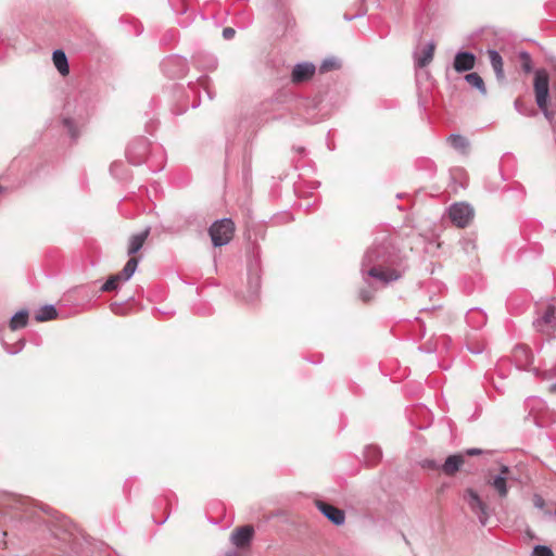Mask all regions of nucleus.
<instances>
[{"label":"nucleus","instance_id":"1","mask_svg":"<svg viewBox=\"0 0 556 556\" xmlns=\"http://www.w3.org/2000/svg\"><path fill=\"white\" fill-rule=\"evenodd\" d=\"M408 254L392 236L377 235L365 250L361 261L363 281L368 286L358 292L359 299L368 303L375 298L377 287L387 288L401 280L409 269Z\"/></svg>","mask_w":556,"mask_h":556},{"label":"nucleus","instance_id":"2","mask_svg":"<svg viewBox=\"0 0 556 556\" xmlns=\"http://www.w3.org/2000/svg\"><path fill=\"white\" fill-rule=\"evenodd\" d=\"M235 231V224L231 218L215 220L208 228V233L214 247H223L230 242Z\"/></svg>","mask_w":556,"mask_h":556},{"label":"nucleus","instance_id":"3","mask_svg":"<svg viewBox=\"0 0 556 556\" xmlns=\"http://www.w3.org/2000/svg\"><path fill=\"white\" fill-rule=\"evenodd\" d=\"M535 101L539 109L543 112L547 119L552 118V114L547 109V100L549 93V79L544 70H538L534 76Z\"/></svg>","mask_w":556,"mask_h":556},{"label":"nucleus","instance_id":"4","mask_svg":"<svg viewBox=\"0 0 556 556\" xmlns=\"http://www.w3.org/2000/svg\"><path fill=\"white\" fill-rule=\"evenodd\" d=\"M534 328L556 339V300L551 302L543 314L533 321Z\"/></svg>","mask_w":556,"mask_h":556},{"label":"nucleus","instance_id":"5","mask_svg":"<svg viewBox=\"0 0 556 556\" xmlns=\"http://www.w3.org/2000/svg\"><path fill=\"white\" fill-rule=\"evenodd\" d=\"M162 72L169 78H181L189 70L187 60L179 54H172L163 59Z\"/></svg>","mask_w":556,"mask_h":556},{"label":"nucleus","instance_id":"6","mask_svg":"<svg viewBox=\"0 0 556 556\" xmlns=\"http://www.w3.org/2000/svg\"><path fill=\"white\" fill-rule=\"evenodd\" d=\"M150 151V142L144 137L134 139L126 149V157L132 165L146 162Z\"/></svg>","mask_w":556,"mask_h":556},{"label":"nucleus","instance_id":"7","mask_svg":"<svg viewBox=\"0 0 556 556\" xmlns=\"http://www.w3.org/2000/svg\"><path fill=\"white\" fill-rule=\"evenodd\" d=\"M464 501L467 503L473 514L477 515L481 526H485L489 520L486 504L473 489L469 488L464 493Z\"/></svg>","mask_w":556,"mask_h":556},{"label":"nucleus","instance_id":"8","mask_svg":"<svg viewBox=\"0 0 556 556\" xmlns=\"http://www.w3.org/2000/svg\"><path fill=\"white\" fill-rule=\"evenodd\" d=\"M448 216L454 225L465 228L473 218V208L464 202L454 203L448 208Z\"/></svg>","mask_w":556,"mask_h":556},{"label":"nucleus","instance_id":"9","mask_svg":"<svg viewBox=\"0 0 556 556\" xmlns=\"http://www.w3.org/2000/svg\"><path fill=\"white\" fill-rule=\"evenodd\" d=\"M435 46L437 43L433 40L417 43L413 52L416 68H424L432 62Z\"/></svg>","mask_w":556,"mask_h":556},{"label":"nucleus","instance_id":"10","mask_svg":"<svg viewBox=\"0 0 556 556\" xmlns=\"http://www.w3.org/2000/svg\"><path fill=\"white\" fill-rule=\"evenodd\" d=\"M261 289V268L258 262L249 264L248 267V295L245 300L250 303L254 302Z\"/></svg>","mask_w":556,"mask_h":556},{"label":"nucleus","instance_id":"11","mask_svg":"<svg viewBox=\"0 0 556 556\" xmlns=\"http://www.w3.org/2000/svg\"><path fill=\"white\" fill-rule=\"evenodd\" d=\"M316 507L333 525L342 526L344 523L345 513L343 509H340L324 501H316Z\"/></svg>","mask_w":556,"mask_h":556},{"label":"nucleus","instance_id":"12","mask_svg":"<svg viewBox=\"0 0 556 556\" xmlns=\"http://www.w3.org/2000/svg\"><path fill=\"white\" fill-rule=\"evenodd\" d=\"M316 72V66L312 62H301L294 65L291 73V81L302 84L312 79Z\"/></svg>","mask_w":556,"mask_h":556},{"label":"nucleus","instance_id":"13","mask_svg":"<svg viewBox=\"0 0 556 556\" xmlns=\"http://www.w3.org/2000/svg\"><path fill=\"white\" fill-rule=\"evenodd\" d=\"M476 55L470 51H458L455 54L453 66L457 73L472 70L476 65Z\"/></svg>","mask_w":556,"mask_h":556},{"label":"nucleus","instance_id":"14","mask_svg":"<svg viewBox=\"0 0 556 556\" xmlns=\"http://www.w3.org/2000/svg\"><path fill=\"white\" fill-rule=\"evenodd\" d=\"M513 359L520 369H527L533 362L531 350L525 344H518L513 350Z\"/></svg>","mask_w":556,"mask_h":556},{"label":"nucleus","instance_id":"15","mask_svg":"<svg viewBox=\"0 0 556 556\" xmlns=\"http://www.w3.org/2000/svg\"><path fill=\"white\" fill-rule=\"evenodd\" d=\"M254 529L252 526L237 528L231 533V542L236 547L243 548L250 544L253 539Z\"/></svg>","mask_w":556,"mask_h":556},{"label":"nucleus","instance_id":"16","mask_svg":"<svg viewBox=\"0 0 556 556\" xmlns=\"http://www.w3.org/2000/svg\"><path fill=\"white\" fill-rule=\"evenodd\" d=\"M193 63L202 71H214L217 67V59L204 51H199L193 55Z\"/></svg>","mask_w":556,"mask_h":556},{"label":"nucleus","instance_id":"17","mask_svg":"<svg viewBox=\"0 0 556 556\" xmlns=\"http://www.w3.org/2000/svg\"><path fill=\"white\" fill-rule=\"evenodd\" d=\"M486 320V314L479 307H472L467 312L466 321L473 329L482 328Z\"/></svg>","mask_w":556,"mask_h":556},{"label":"nucleus","instance_id":"18","mask_svg":"<svg viewBox=\"0 0 556 556\" xmlns=\"http://www.w3.org/2000/svg\"><path fill=\"white\" fill-rule=\"evenodd\" d=\"M150 233V228H146L143 231L139 232V233H136V235H132L130 238H129V245H128V251H127V254L128 255H135L136 253H138L144 241L147 240L148 236Z\"/></svg>","mask_w":556,"mask_h":556},{"label":"nucleus","instance_id":"19","mask_svg":"<svg viewBox=\"0 0 556 556\" xmlns=\"http://www.w3.org/2000/svg\"><path fill=\"white\" fill-rule=\"evenodd\" d=\"M63 126L67 129V132L72 140H77L79 137V126L83 125V116L79 114L78 118L72 116H64L62 119Z\"/></svg>","mask_w":556,"mask_h":556},{"label":"nucleus","instance_id":"20","mask_svg":"<svg viewBox=\"0 0 556 556\" xmlns=\"http://www.w3.org/2000/svg\"><path fill=\"white\" fill-rule=\"evenodd\" d=\"M488 53L496 79L503 80L505 78L503 58L496 50H489Z\"/></svg>","mask_w":556,"mask_h":556},{"label":"nucleus","instance_id":"21","mask_svg":"<svg viewBox=\"0 0 556 556\" xmlns=\"http://www.w3.org/2000/svg\"><path fill=\"white\" fill-rule=\"evenodd\" d=\"M52 61L55 68L62 76H66L70 73L68 60L65 52L61 49H56L52 53Z\"/></svg>","mask_w":556,"mask_h":556},{"label":"nucleus","instance_id":"22","mask_svg":"<svg viewBox=\"0 0 556 556\" xmlns=\"http://www.w3.org/2000/svg\"><path fill=\"white\" fill-rule=\"evenodd\" d=\"M463 463H464V458L462 455H458V454L450 455L445 459V462L441 465V469L445 475L452 476L456 471L459 470Z\"/></svg>","mask_w":556,"mask_h":556},{"label":"nucleus","instance_id":"23","mask_svg":"<svg viewBox=\"0 0 556 556\" xmlns=\"http://www.w3.org/2000/svg\"><path fill=\"white\" fill-rule=\"evenodd\" d=\"M490 485L496 491L500 497H506L508 494L507 476H494Z\"/></svg>","mask_w":556,"mask_h":556},{"label":"nucleus","instance_id":"24","mask_svg":"<svg viewBox=\"0 0 556 556\" xmlns=\"http://www.w3.org/2000/svg\"><path fill=\"white\" fill-rule=\"evenodd\" d=\"M28 311L21 309L15 313L10 319V328L11 330H18L27 326L28 324Z\"/></svg>","mask_w":556,"mask_h":556},{"label":"nucleus","instance_id":"25","mask_svg":"<svg viewBox=\"0 0 556 556\" xmlns=\"http://www.w3.org/2000/svg\"><path fill=\"white\" fill-rule=\"evenodd\" d=\"M197 86H200L201 88L204 89V91L206 92V96L210 100H213L215 98V91L213 90L212 88V83H211V79L208 76H201L199 79H198V84L194 85V84H189V88L190 90L192 91V93H195L197 92Z\"/></svg>","mask_w":556,"mask_h":556},{"label":"nucleus","instance_id":"26","mask_svg":"<svg viewBox=\"0 0 556 556\" xmlns=\"http://www.w3.org/2000/svg\"><path fill=\"white\" fill-rule=\"evenodd\" d=\"M465 80L475 89H477L482 96H486V87L482 77L478 73H468L465 75Z\"/></svg>","mask_w":556,"mask_h":556},{"label":"nucleus","instance_id":"27","mask_svg":"<svg viewBox=\"0 0 556 556\" xmlns=\"http://www.w3.org/2000/svg\"><path fill=\"white\" fill-rule=\"evenodd\" d=\"M58 316V311L54 305L49 304L42 306L35 315L37 321L52 320Z\"/></svg>","mask_w":556,"mask_h":556},{"label":"nucleus","instance_id":"28","mask_svg":"<svg viewBox=\"0 0 556 556\" xmlns=\"http://www.w3.org/2000/svg\"><path fill=\"white\" fill-rule=\"evenodd\" d=\"M139 260L137 257L131 256L127 263L125 264L124 268L122 269L118 275H122L123 281H128L132 275L135 274L137 267H138Z\"/></svg>","mask_w":556,"mask_h":556},{"label":"nucleus","instance_id":"29","mask_svg":"<svg viewBox=\"0 0 556 556\" xmlns=\"http://www.w3.org/2000/svg\"><path fill=\"white\" fill-rule=\"evenodd\" d=\"M447 141L457 151H465L469 147L468 140L459 134H451Z\"/></svg>","mask_w":556,"mask_h":556},{"label":"nucleus","instance_id":"30","mask_svg":"<svg viewBox=\"0 0 556 556\" xmlns=\"http://www.w3.org/2000/svg\"><path fill=\"white\" fill-rule=\"evenodd\" d=\"M341 67V61L334 56L325 59L319 65L320 73H328Z\"/></svg>","mask_w":556,"mask_h":556},{"label":"nucleus","instance_id":"31","mask_svg":"<svg viewBox=\"0 0 556 556\" xmlns=\"http://www.w3.org/2000/svg\"><path fill=\"white\" fill-rule=\"evenodd\" d=\"M122 280V275L115 274L108 278V280L101 286V292H111L118 288Z\"/></svg>","mask_w":556,"mask_h":556},{"label":"nucleus","instance_id":"32","mask_svg":"<svg viewBox=\"0 0 556 556\" xmlns=\"http://www.w3.org/2000/svg\"><path fill=\"white\" fill-rule=\"evenodd\" d=\"M514 106H515V110L521 115L529 116V117L536 115V111L533 106L527 105L519 99L515 100Z\"/></svg>","mask_w":556,"mask_h":556},{"label":"nucleus","instance_id":"33","mask_svg":"<svg viewBox=\"0 0 556 556\" xmlns=\"http://www.w3.org/2000/svg\"><path fill=\"white\" fill-rule=\"evenodd\" d=\"M381 450L378 446H367L365 451V457L368 464L372 465L381 458Z\"/></svg>","mask_w":556,"mask_h":556},{"label":"nucleus","instance_id":"34","mask_svg":"<svg viewBox=\"0 0 556 556\" xmlns=\"http://www.w3.org/2000/svg\"><path fill=\"white\" fill-rule=\"evenodd\" d=\"M168 3L177 15H185L188 12L187 0H168Z\"/></svg>","mask_w":556,"mask_h":556},{"label":"nucleus","instance_id":"35","mask_svg":"<svg viewBox=\"0 0 556 556\" xmlns=\"http://www.w3.org/2000/svg\"><path fill=\"white\" fill-rule=\"evenodd\" d=\"M121 31L132 35H141V33L143 31V27L141 23L137 20H131L126 24V26Z\"/></svg>","mask_w":556,"mask_h":556},{"label":"nucleus","instance_id":"36","mask_svg":"<svg viewBox=\"0 0 556 556\" xmlns=\"http://www.w3.org/2000/svg\"><path fill=\"white\" fill-rule=\"evenodd\" d=\"M530 556H554V552L549 546L535 545Z\"/></svg>","mask_w":556,"mask_h":556},{"label":"nucleus","instance_id":"37","mask_svg":"<svg viewBox=\"0 0 556 556\" xmlns=\"http://www.w3.org/2000/svg\"><path fill=\"white\" fill-rule=\"evenodd\" d=\"M535 377L542 378V379H552L556 376V367L547 370H541L539 368L532 369Z\"/></svg>","mask_w":556,"mask_h":556},{"label":"nucleus","instance_id":"38","mask_svg":"<svg viewBox=\"0 0 556 556\" xmlns=\"http://www.w3.org/2000/svg\"><path fill=\"white\" fill-rule=\"evenodd\" d=\"M519 56L522 62V70L526 73H530L532 71V61L530 54L526 51H521Z\"/></svg>","mask_w":556,"mask_h":556},{"label":"nucleus","instance_id":"39","mask_svg":"<svg viewBox=\"0 0 556 556\" xmlns=\"http://www.w3.org/2000/svg\"><path fill=\"white\" fill-rule=\"evenodd\" d=\"M422 467L424 468H427V469H430V470H437L439 468H441V465H439L435 460L433 459H425L422 462Z\"/></svg>","mask_w":556,"mask_h":556},{"label":"nucleus","instance_id":"40","mask_svg":"<svg viewBox=\"0 0 556 556\" xmlns=\"http://www.w3.org/2000/svg\"><path fill=\"white\" fill-rule=\"evenodd\" d=\"M199 105H200V100H194L190 104V108L197 109ZM188 108H189V105H186L182 109H177V110L175 109V110H173V113L176 114V115H180V114L185 113Z\"/></svg>","mask_w":556,"mask_h":556},{"label":"nucleus","instance_id":"41","mask_svg":"<svg viewBox=\"0 0 556 556\" xmlns=\"http://www.w3.org/2000/svg\"><path fill=\"white\" fill-rule=\"evenodd\" d=\"M533 505L538 509H543L544 506H545V501H544V498L541 495L534 494V496H533Z\"/></svg>","mask_w":556,"mask_h":556},{"label":"nucleus","instance_id":"42","mask_svg":"<svg viewBox=\"0 0 556 556\" xmlns=\"http://www.w3.org/2000/svg\"><path fill=\"white\" fill-rule=\"evenodd\" d=\"M4 345H5V350H7V352H8L9 354H16V353H18L20 351H22V349H23V348H24V345H25V342H24V341H20V342L17 343V345H15V349H10V348L8 346V344H7V343H4Z\"/></svg>","mask_w":556,"mask_h":556},{"label":"nucleus","instance_id":"43","mask_svg":"<svg viewBox=\"0 0 556 556\" xmlns=\"http://www.w3.org/2000/svg\"><path fill=\"white\" fill-rule=\"evenodd\" d=\"M121 166H122V163H117V162L112 163L111 166H110L111 174L116 176V177H119L118 176V168Z\"/></svg>","mask_w":556,"mask_h":556},{"label":"nucleus","instance_id":"44","mask_svg":"<svg viewBox=\"0 0 556 556\" xmlns=\"http://www.w3.org/2000/svg\"><path fill=\"white\" fill-rule=\"evenodd\" d=\"M222 35H236V29L231 26H226L223 28Z\"/></svg>","mask_w":556,"mask_h":556},{"label":"nucleus","instance_id":"45","mask_svg":"<svg viewBox=\"0 0 556 556\" xmlns=\"http://www.w3.org/2000/svg\"><path fill=\"white\" fill-rule=\"evenodd\" d=\"M466 453H467V455H469V456H475V455H480V454H482V453H483V451H482V450H480V448H475V447H473V448H468V450L466 451Z\"/></svg>","mask_w":556,"mask_h":556},{"label":"nucleus","instance_id":"46","mask_svg":"<svg viewBox=\"0 0 556 556\" xmlns=\"http://www.w3.org/2000/svg\"><path fill=\"white\" fill-rule=\"evenodd\" d=\"M509 473H510L509 467L503 465V466H501L500 473L497 476H507L508 477Z\"/></svg>","mask_w":556,"mask_h":556},{"label":"nucleus","instance_id":"47","mask_svg":"<svg viewBox=\"0 0 556 556\" xmlns=\"http://www.w3.org/2000/svg\"><path fill=\"white\" fill-rule=\"evenodd\" d=\"M189 23H190L189 15L178 20V24L181 25L182 27L187 26Z\"/></svg>","mask_w":556,"mask_h":556},{"label":"nucleus","instance_id":"48","mask_svg":"<svg viewBox=\"0 0 556 556\" xmlns=\"http://www.w3.org/2000/svg\"><path fill=\"white\" fill-rule=\"evenodd\" d=\"M71 108H72V104L70 102H67L65 104V111L68 113L71 111Z\"/></svg>","mask_w":556,"mask_h":556},{"label":"nucleus","instance_id":"49","mask_svg":"<svg viewBox=\"0 0 556 556\" xmlns=\"http://www.w3.org/2000/svg\"><path fill=\"white\" fill-rule=\"evenodd\" d=\"M551 392L556 393V383H553L551 387Z\"/></svg>","mask_w":556,"mask_h":556},{"label":"nucleus","instance_id":"50","mask_svg":"<svg viewBox=\"0 0 556 556\" xmlns=\"http://www.w3.org/2000/svg\"><path fill=\"white\" fill-rule=\"evenodd\" d=\"M472 354H480L482 351L480 349L477 350H470Z\"/></svg>","mask_w":556,"mask_h":556},{"label":"nucleus","instance_id":"51","mask_svg":"<svg viewBox=\"0 0 556 556\" xmlns=\"http://www.w3.org/2000/svg\"><path fill=\"white\" fill-rule=\"evenodd\" d=\"M489 30V28H481L479 31L475 33L473 35H481L480 33Z\"/></svg>","mask_w":556,"mask_h":556},{"label":"nucleus","instance_id":"52","mask_svg":"<svg viewBox=\"0 0 556 556\" xmlns=\"http://www.w3.org/2000/svg\"><path fill=\"white\" fill-rule=\"evenodd\" d=\"M357 16H361V14H357ZM354 17H356V15H353V16H350V17L345 16L346 20H353Z\"/></svg>","mask_w":556,"mask_h":556},{"label":"nucleus","instance_id":"53","mask_svg":"<svg viewBox=\"0 0 556 556\" xmlns=\"http://www.w3.org/2000/svg\"><path fill=\"white\" fill-rule=\"evenodd\" d=\"M298 152H299V153H303V152H304V148H299V149H298Z\"/></svg>","mask_w":556,"mask_h":556},{"label":"nucleus","instance_id":"54","mask_svg":"<svg viewBox=\"0 0 556 556\" xmlns=\"http://www.w3.org/2000/svg\"><path fill=\"white\" fill-rule=\"evenodd\" d=\"M167 518L163 519L162 521L159 522V525H163L165 521H166Z\"/></svg>","mask_w":556,"mask_h":556},{"label":"nucleus","instance_id":"55","mask_svg":"<svg viewBox=\"0 0 556 556\" xmlns=\"http://www.w3.org/2000/svg\"><path fill=\"white\" fill-rule=\"evenodd\" d=\"M4 190V188L2 186H0V193H2Z\"/></svg>","mask_w":556,"mask_h":556}]
</instances>
